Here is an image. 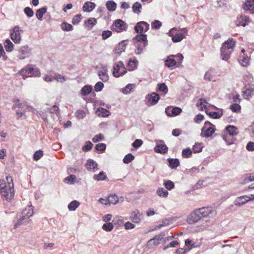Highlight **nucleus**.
Returning a JSON list of instances; mask_svg holds the SVG:
<instances>
[{"label":"nucleus","instance_id":"1","mask_svg":"<svg viewBox=\"0 0 254 254\" xmlns=\"http://www.w3.org/2000/svg\"><path fill=\"white\" fill-rule=\"evenodd\" d=\"M216 212L212 207H203L194 210L188 217V221L190 224H194L199 221L203 222L205 218H211L215 216Z\"/></svg>","mask_w":254,"mask_h":254},{"label":"nucleus","instance_id":"2","mask_svg":"<svg viewBox=\"0 0 254 254\" xmlns=\"http://www.w3.org/2000/svg\"><path fill=\"white\" fill-rule=\"evenodd\" d=\"M236 42L233 38H229L222 44L221 48V57L223 60L228 61L234 50Z\"/></svg>","mask_w":254,"mask_h":254},{"label":"nucleus","instance_id":"3","mask_svg":"<svg viewBox=\"0 0 254 254\" xmlns=\"http://www.w3.org/2000/svg\"><path fill=\"white\" fill-rule=\"evenodd\" d=\"M0 189L1 197L3 200L10 201L14 196V188L12 186H6L5 180H0Z\"/></svg>","mask_w":254,"mask_h":254},{"label":"nucleus","instance_id":"4","mask_svg":"<svg viewBox=\"0 0 254 254\" xmlns=\"http://www.w3.org/2000/svg\"><path fill=\"white\" fill-rule=\"evenodd\" d=\"M33 209L32 206H28L25 208L19 216V218H18L17 222L15 224L14 228H16L19 226L22 225L23 223V221L28 219L33 215Z\"/></svg>","mask_w":254,"mask_h":254},{"label":"nucleus","instance_id":"5","mask_svg":"<svg viewBox=\"0 0 254 254\" xmlns=\"http://www.w3.org/2000/svg\"><path fill=\"white\" fill-rule=\"evenodd\" d=\"M19 73L23 77V79H25L27 77L39 76L40 72L37 68H34L31 65H28L21 69Z\"/></svg>","mask_w":254,"mask_h":254},{"label":"nucleus","instance_id":"6","mask_svg":"<svg viewBox=\"0 0 254 254\" xmlns=\"http://www.w3.org/2000/svg\"><path fill=\"white\" fill-rule=\"evenodd\" d=\"M179 30L177 28L174 27L171 29L167 34L172 38V40L174 43L181 42L183 39L186 38V36L183 33H178Z\"/></svg>","mask_w":254,"mask_h":254},{"label":"nucleus","instance_id":"7","mask_svg":"<svg viewBox=\"0 0 254 254\" xmlns=\"http://www.w3.org/2000/svg\"><path fill=\"white\" fill-rule=\"evenodd\" d=\"M23 33L22 30H20L19 26L14 27L10 33V37L12 40L15 43H19L21 41V34Z\"/></svg>","mask_w":254,"mask_h":254},{"label":"nucleus","instance_id":"8","mask_svg":"<svg viewBox=\"0 0 254 254\" xmlns=\"http://www.w3.org/2000/svg\"><path fill=\"white\" fill-rule=\"evenodd\" d=\"M165 236L164 232H161L159 234L156 235L153 239L149 240L147 244V246L149 249L153 248L160 244V241L163 239Z\"/></svg>","mask_w":254,"mask_h":254},{"label":"nucleus","instance_id":"9","mask_svg":"<svg viewBox=\"0 0 254 254\" xmlns=\"http://www.w3.org/2000/svg\"><path fill=\"white\" fill-rule=\"evenodd\" d=\"M159 99V95L155 92H153L151 94H148L146 96V104L149 106L154 105L158 103Z\"/></svg>","mask_w":254,"mask_h":254},{"label":"nucleus","instance_id":"10","mask_svg":"<svg viewBox=\"0 0 254 254\" xmlns=\"http://www.w3.org/2000/svg\"><path fill=\"white\" fill-rule=\"evenodd\" d=\"M112 27L113 29L115 30L117 32L126 30L127 28L126 23L121 19L115 20Z\"/></svg>","mask_w":254,"mask_h":254},{"label":"nucleus","instance_id":"11","mask_svg":"<svg viewBox=\"0 0 254 254\" xmlns=\"http://www.w3.org/2000/svg\"><path fill=\"white\" fill-rule=\"evenodd\" d=\"M149 29V25L147 22L140 21L136 24L134 30L137 33H142L148 31Z\"/></svg>","mask_w":254,"mask_h":254},{"label":"nucleus","instance_id":"12","mask_svg":"<svg viewBox=\"0 0 254 254\" xmlns=\"http://www.w3.org/2000/svg\"><path fill=\"white\" fill-rule=\"evenodd\" d=\"M252 196H253V198H250L249 196L247 195H243L241 196L240 197H237L234 201V203L235 205L240 206L250 200H253L254 199V195L252 194Z\"/></svg>","mask_w":254,"mask_h":254},{"label":"nucleus","instance_id":"13","mask_svg":"<svg viewBox=\"0 0 254 254\" xmlns=\"http://www.w3.org/2000/svg\"><path fill=\"white\" fill-rule=\"evenodd\" d=\"M85 167L88 171L95 172L98 170V164L92 159H88L86 164Z\"/></svg>","mask_w":254,"mask_h":254},{"label":"nucleus","instance_id":"14","mask_svg":"<svg viewBox=\"0 0 254 254\" xmlns=\"http://www.w3.org/2000/svg\"><path fill=\"white\" fill-rule=\"evenodd\" d=\"M107 68L106 66H102L98 71V75L99 78L103 82H106L109 79V75L107 74Z\"/></svg>","mask_w":254,"mask_h":254},{"label":"nucleus","instance_id":"15","mask_svg":"<svg viewBox=\"0 0 254 254\" xmlns=\"http://www.w3.org/2000/svg\"><path fill=\"white\" fill-rule=\"evenodd\" d=\"M156 152L160 153H166L168 151V147L162 140H160L154 149Z\"/></svg>","mask_w":254,"mask_h":254},{"label":"nucleus","instance_id":"16","mask_svg":"<svg viewBox=\"0 0 254 254\" xmlns=\"http://www.w3.org/2000/svg\"><path fill=\"white\" fill-rule=\"evenodd\" d=\"M31 50L28 46L21 47L18 50V52L21 53L23 56H19V59L23 60L26 57H28L31 53Z\"/></svg>","mask_w":254,"mask_h":254},{"label":"nucleus","instance_id":"17","mask_svg":"<svg viewBox=\"0 0 254 254\" xmlns=\"http://www.w3.org/2000/svg\"><path fill=\"white\" fill-rule=\"evenodd\" d=\"M243 8L245 11H249L250 13H254V0H247Z\"/></svg>","mask_w":254,"mask_h":254},{"label":"nucleus","instance_id":"18","mask_svg":"<svg viewBox=\"0 0 254 254\" xmlns=\"http://www.w3.org/2000/svg\"><path fill=\"white\" fill-rule=\"evenodd\" d=\"M121 68H125L123 63L121 61L119 62L118 63L115 64L113 66V75L116 77H119V70Z\"/></svg>","mask_w":254,"mask_h":254},{"label":"nucleus","instance_id":"19","mask_svg":"<svg viewBox=\"0 0 254 254\" xmlns=\"http://www.w3.org/2000/svg\"><path fill=\"white\" fill-rule=\"evenodd\" d=\"M133 39L136 40V43L142 44V47H146L147 45V36L146 34H141L136 36Z\"/></svg>","mask_w":254,"mask_h":254},{"label":"nucleus","instance_id":"20","mask_svg":"<svg viewBox=\"0 0 254 254\" xmlns=\"http://www.w3.org/2000/svg\"><path fill=\"white\" fill-rule=\"evenodd\" d=\"M95 4L90 1L85 2L83 6V10L84 11L91 12L95 8Z\"/></svg>","mask_w":254,"mask_h":254},{"label":"nucleus","instance_id":"21","mask_svg":"<svg viewBox=\"0 0 254 254\" xmlns=\"http://www.w3.org/2000/svg\"><path fill=\"white\" fill-rule=\"evenodd\" d=\"M238 60L241 64L243 66H247L249 64V58L245 54L243 56H240Z\"/></svg>","mask_w":254,"mask_h":254},{"label":"nucleus","instance_id":"22","mask_svg":"<svg viewBox=\"0 0 254 254\" xmlns=\"http://www.w3.org/2000/svg\"><path fill=\"white\" fill-rule=\"evenodd\" d=\"M237 128L233 126L229 125L226 127V130L231 136H235L238 134Z\"/></svg>","mask_w":254,"mask_h":254},{"label":"nucleus","instance_id":"23","mask_svg":"<svg viewBox=\"0 0 254 254\" xmlns=\"http://www.w3.org/2000/svg\"><path fill=\"white\" fill-rule=\"evenodd\" d=\"M206 114L209 115L210 117H211L213 119H219L223 116V110H220L219 112H206Z\"/></svg>","mask_w":254,"mask_h":254},{"label":"nucleus","instance_id":"24","mask_svg":"<svg viewBox=\"0 0 254 254\" xmlns=\"http://www.w3.org/2000/svg\"><path fill=\"white\" fill-rule=\"evenodd\" d=\"M47 7L46 6L43 7L38 9L36 12L37 18L40 20H42L43 15L47 12Z\"/></svg>","mask_w":254,"mask_h":254},{"label":"nucleus","instance_id":"25","mask_svg":"<svg viewBox=\"0 0 254 254\" xmlns=\"http://www.w3.org/2000/svg\"><path fill=\"white\" fill-rule=\"evenodd\" d=\"M169 166L172 169H176L180 164L179 160L178 159L169 158L168 159Z\"/></svg>","mask_w":254,"mask_h":254},{"label":"nucleus","instance_id":"26","mask_svg":"<svg viewBox=\"0 0 254 254\" xmlns=\"http://www.w3.org/2000/svg\"><path fill=\"white\" fill-rule=\"evenodd\" d=\"M93 179L97 181L105 180L107 179V177L105 173L102 171L99 174H95L93 176Z\"/></svg>","mask_w":254,"mask_h":254},{"label":"nucleus","instance_id":"27","mask_svg":"<svg viewBox=\"0 0 254 254\" xmlns=\"http://www.w3.org/2000/svg\"><path fill=\"white\" fill-rule=\"evenodd\" d=\"M106 7L108 10L114 11L117 7V4L113 0H109L106 2Z\"/></svg>","mask_w":254,"mask_h":254},{"label":"nucleus","instance_id":"28","mask_svg":"<svg viewBox=\"0 0 254 254\" xmlns=\"http://www.w3.org/2000/svg\"><path fill=\"white\" fill-rule=\"evenodd\" d=\"M176 61L174 59H171L168 57L165 60V65L168 67L174 68L176 65Z\"/></svg>","mask_w":254,"mask_h":254},{"label":"nucleus","instance_id":"29","mask_svg":"<svg viewBox=\"0 0 254 254\" xmlns=\"http://www.w3.org/2000/svg\"><path fill=\"white\" fill-rule=\"evenodd\" d=\"M92 90V87L90 85H85L81 89V94L82 95L86 96L88 95Z\"/></svg>","mask_w":254,"mask_h":254},{"label":"nucleus","instance_id":"30","mask_svg":"<svg viewBox=\"0 0 254 254\" xmlns=\"http://www.w3.org/2000/svg\"><path fill=\"white\" fill-rule=\"evenodd\" d=\"M127 46L126 41H123L119 44L118 49H116V53L120 54L124 51Z\"/></svg>","mask_w":254,"mask_h":254},{"label":"nucleus","instance_id":"31","mask_svg":"<svg viewBox=\"0 0 254 254\" xmlns=\"http://www.w3.org/2000/svg\"><path fill=\"white\" fill-rule=\"evenodd\" d=\"M14 45L9 39H6L4 43V48L8 52H11L13 49Z\"/></svg>","mask_w":254,"mask_h":254},{"label":"nucleus","instance_id":"32","mask_svg":"<svg viewBox=\"0 0 254 254\" xmlns=\"http://www.w3.org/2000/svg\"><path fill=\"white\" fill-rule=\"evenodd\" d=\"M97 23V20L95 18H90L85 21V24L87 27L91 29Z\"/></svg>","mask_w":254,"mask_h":254},{"label":"nucleus","instance_id":"33","mask_svg":"<svg viewBox=\"0 0 254 254\" xmlns=\"http://www.w3.org/2000/svg\"><path fill=\"white\" fill-rule=\"evenodd\" d=\"M61 27L63 31H70L73 30L72 26L65 22H63L61 25Z\"/></svg>","mask_w":254,"mask_h":254},{"label":"nucleus","instance_id":"34","mask_svg":"<svg viewBox=\"0 0 254 254\" xmlns=\"http://www.w3.org/2000/svg\"><path fill=\"white\" fill-rule=\"evenodd\" d=\"M80 203L77 200H73L71 201L68 205V208L70 211H74L79 205Z\"/></svg>","mask_w":254,"mask_h":254},{"label":"nucleus","instance_id":"35","mask_svg":"<svg viewBox=\"0 0 254 254\" xmlns=\"http://www.w3.org/2000/svg\"><path fill=\"white\" fill-rule=\"evenodd\" d=\"M96 112L99 116H101L103 117H108L109 114V111L103 108H98Z\"/></svg>","mask_w":254,"mask_h":254},{"label":"nucleus","instance_id":"36","mask_svg":"<svg viewBox=\"0 0 254 254\" xmlns=\"http://www.w3.org/2000/svg\"><path fill=\"white\" fill-rule=\"evenodd\" d=\"M214 127H209L203 130L204 136L205 137H209L214 132Z\"/></svg>","mask_w":254,"mask_h":254},{"label":"nucleus","instance_id":"37","mask_svg":"<svg viewBox=\"0 0 254 254\" xmlns=\"http://www.w3.org/2000/svg\"><path fill=\"white\" fill-rule=\"evenodd\" d=\"M157 194L162 197H167L168 195V192L167 190H164L162 188H159L157 190Z\"/></svg>","mask_w":254,"mask_h":254},{"label":"nucleus","instance_id":"38","mask_svg":"<svg viewBox=\"0 0 254 254\" xmlns=\"http://www.w3.org/2000/svg\"><path fill=\"white\" fill-rule=\"evenodd\" d=\"M108 198L110 205L111 204H116L119 201V199L116 194L110 195Z\"/></svg>","mask_w":254,"mask_h":254},{"label":"nucleus","instance_id":"39","mask_svg":"<svg viewBox=\"0 0 254 254\" xmlns=\"http://www.w3.org/2000/svg\"><path fill=\"white\" fill-rule=\"evenodd\" d=\"M172 222L171 220H170L169 219L166 218L162 221V224H160L158 225H157L156 226V228L154 229V230H156L157 229H160L162 227L166 226L169 225H170Z\"/></svg>","mask_w":254,"mask_h":254},{"label":"nucleus","instance_id":"40","mask_svg":"<svg viewBox=\"0 0 254 254\" xmlns=\"http://www.w3.org/2000/svg\"><path fill=\"white\" fill-rule=\"evenodd\" d=\"M249 21V18L246 16H241L238 21L239 22V24L243 26H245L247 24V22Z\"/></svg>","mask_w":254,"mask_h":254},{"label":"nucleus","instance_id":"41","mask_svg":"<svg viewBox=\"0 0 254 254\" xmlns=\"http://www.w3.org/2000/svg\"><path fill=\"white\" fill-rule=\"evenodd\" d=\"M158 86L157 91L162 92L165 94L167 93L168 90V87L164 83L158 84Z\"/></svg>","mask_w":254,"mask_h":254},{"label":"nucleus","instance_id":"42","mask_svg":"<svg viewBox=\"0 0 254 254\" xmlns=\"http://www.w3.org/2000/svg\"><path fill=\"white\" fill-rule=\"evenodd\" d=\"M203 145L202 143H195L192 147V151L194 153H199L202 151Z\"/></svg>","mask_w":254,"mask_h":254},{"label":"nucleus","instance_id":"43","mask_svg":"<svg viewBox=\"0 0 254 254\" xmlns=\"http://www.w3.org/2000/svg\"><path fill=\"white\" fill-rule=\"evenodd\" d=\"M130 219L134 223H138L140 221V218L135 211H133L130 214Z\"/></svg>","mask_w":254,"mask_h":254},{"label":"nucleus","instance_id":"44","mask_svg":"<svg viewBox=\"0 0 254 254\" xmlns=\"http://www.w3.org/2000/svg\"><path fill=\"white\" fill-rule=\"evenodd\" d=\"M134 159V156L131 153L126 155L123 159V162L125 164H128Z\"/></svg>","mask_w":254,"mask_h":254},{"label":"nucleus","instance_id":"45","mask_svg":"<svg viewBox=\"0 0 254 254\" xmlns=\"http://www.w3.org/2000/svg\"><path fill=\"white\" fill-rule=\"evenodd\" d=\"M164 185L166 189L169 190H172L175 187L174 183L170 180L165 181Z\"/></svg>","mask_w":254,"mask_h":254},{"label":"nucleus","instance_id":"46","mask_svg":"<svg viewBox=\"0 0 254 254\" xmlns=\"http://www.w3.org/2000/svg\"><path fill=\"white\" fill-rule=\"evenodd\" d=\"M141 7V4L139 2H135L132 6L133 11L136 13H140V9Z\"/></svg>","mask_w":254,"mask_h":254},{"label":"nucleus","instance_id":"47","mask_svg":"<svg viewBox=\"0 0 254 254\" xmlns=\"http://www.w3.org/2000/svg\"><path fill=\"white\" fill-rule=\"evenodd\" d=\"M192 151L190 149L187 148L184 149L182 151V155L184 158H189L191 156Z\"/></svg>","mask_w":254,"mask_h":254},{"label":"nucleus","instance_id":"48","mask_svg":"<svg viewBox=\"0 0 254 254\" xmlns=\"http://www.w3.org/2000/svg\"><path fill=\"white\" fill-rule=\"evenodd\" d=\"M93 147V144L90 141L86 142L85 144L82 147L83 151L87 152L91 149Z\"/></svg>","mask_w":254,"mask_h":254},{"label":"nucleus","instance_id":"49","mask_svg":"<svg viewBox=\"0 0 254 254\" xmlns=\"http://www.w3.org/2000/svg\"><path fill=\"white\" fill-rule=\"evenodd\" d=\"M76 179L74 175H71L64 179V182L70 184H73Z\"/></svg>","mask_w":254,"mask_h":254},{"label":"nucleus","instance_id":"50","mask_svg":"<svg viewBox=\"0 0 254 254\" xmlns=\"http://www.w3.org/2000/svg\"><path fill=\"white\" fill-rule=\"evenodd\" d=\"M136 46L137 47L136 49L135 50V53L136 55H140L142 53L143 49L145 47H142V44L141 43H136Z\"/></svg>","mask_w":254,"mask_h":254},{"label":"nucleus","instance_id":"51","mask_svg":"<svg viewBox=\"0 0 254 254\" xmlns=\"http://www.w3.org/2000/svg\"><path fill=\"white\" fill-rule=\"evenodd\" d=\"M113 225L111 223H105L102 226L103 229L107 232L111 231L113 229Z\"/></svg>","mask_w":254,"mask_h":254},{"label":"nucleus","instance_id":"52","mask_svg":"<svg viewBox=\"0 0 254 254\" xmlns=\"http://www.w3.org/2000/svg\"><path fill=\"white\" fill-rule=\"evenodd\" d=\"M43 156V153L42 150L36 151L34 154V159L35 161L39 160Z\"/></svg>","mask_w":254,"mask_h":254},{"label":"nucleus","instance_id":"53","mask_svg":"<svg viewBox=\"0 0 254 254\" xmlns=\"http://www.w3.org/2000/svg\"><path fill=\"white\" fill-rule=\"evenodd\" d=\"M81 19V14H76L72 19V23L74 25L78 24Z\"/></svg>","mask_w":254,"mask_h":254},{"label":"nucleus","instance_id":"54","mask_svg":"<svg viewBox=\"0 0 254 254\" xmlns=\"http://www.w3.org/2000/svg\"><path fill=\"white\" fill-rule=\"evenodd\" d=\"M24 12L29 17H31L34 15V12L33 10L29 7H25L24 9Z\"/></svg>","mask_w":254,"mask_h":254},{"label":"nucleus","instance_id":"55","mask_svg":"<svg viewBox=\"0 0 254 254\" xmlns=\"http://www.w3.org/2000/svg\"><path fill=\"white\" fill-rule=\"evenodd\" d=\"M162 26L161 22L159 20H155L152 23L151 26L152 29H159Z\"/></svg>","mask_w":254,"mask_h":254},{"label":"nucleus","instance_id":"56","mask_svg":"<svg viewBox=\"0 0 254 254\" xmlns=\"http://www.w3.org/2000/svg\"><path fill=\"white\" fill-rule=\"evenodd\" d=\"M104 86V84L102 82H98L94 86V90L96 92L101 91L103 89Z\"/></svg>","mask_w":254,"mask_h":254},{"label":"nucleus","instance_id":"57","mask_svg":"<svg viewBox=\"0 0 254 254\" xmlns=\"http://www.w3.org/2000/svg\"><path fill=\"white\" fill-rule=\"evenodd\" d=\"M112 32L111 31H104L102 34V38L103 40H106L112 35Z\"/></svg>","mask_w":254,"mask_h":254},{"label":"nucleus","instance_id":"58","mask_svg":"<svg viewBox=\"0 0 254 254\" xmlns=\"http://www.w3.org/2000/svg\"><path fill=\"white\" fill-rule=\"evenodd\" d=\"M230 109L234 112H237L240 110L241 106L238 104H233L230 105Z\"/></svg>","mask_w":254,"mask_h":254},{"label":"nucleus","instance_id":"59","mask_svg":"<svg viewBox=\"0 0 254 254\" xmlns=\"http://www.w3.org/2000/svg\"><path fill=\"white\" fill-rule=\"evenodd\" d=\"M106 148V145L104 143H99L97 144L95 146V149L97 151H104L105 150Z\"/></svg>","mask_w":254,"mask_h":254},{"label":"nucleus","instance_id":"60","mask_svg":"<svg viewBox=\"0 0 254 254\" xmlns=\"http://www.w3.org/2000/svg\"><path fill=\"white\" fill-rule=\"evenodd\" d=\"M104 138V136L101 133L98 134L94 136L92 138V141L96 143L100 140H103Z\"/></svg>","mask_w":254,"mask_h":254},{"label":"nucleus","instance_id":"61","mask_svg":"<svg viewBox=\"0 0 254 254\" xmlns=\"http://www.w3.org/2000/svg\"><path fill=\"white\" fill-rule=\"evenodd\" d=\"M182 112V109L179 107H173L172 110V116H175L180 114Z\"/></svg>","mask_w":254,"mask_h":254},{"label":"nucleus","instance_id":"62","mask_svg":"<svg viewBox=\"0 0 254 254\" xmlns=\"http://www.w3.org/2000/svg\"><path fill=\"white\" fill-rule=\"evenodd\" d=\"M6 186H12V187H14V184L13 183V179L11 176H7L6 177V181H5Z\"/></svg>","mask_w":254,"mask_h":254},{"label":"nucleus","instance_id":"63","mask_svg":"<svg viewBox=\"0 0 254 254\" xmlns=\"http://www.w3.org/2000/svg\"><path fill=\"white\" fill-rule=\"evenodd\" d=\"M13 102L14 104L12 107L13 109H15L16 108H22L23 104L22 103H20V101L18 99L14 100Z\"/></svg>","mask_w":254,"mask_h":254},{"label":"nucleus","instance_id":"64","mask_svg":"<svg viewBox=\"0 0 254 254\" xmlns=\"http://www.w3.org/2000/svg\"><path fill=\"white\" fill-rule=\"evenodd\" d=\"M76 116L79 119H81L85 116V112L82 110H78L76 112Z\"/></svg>","mask_w":254,"mask_h":254}]
</instances>
